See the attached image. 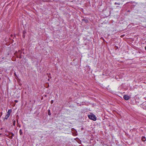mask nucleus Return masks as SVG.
Masks as SVG:
<instances>
[{"mask_svg": "<svg viewBox=\"0 0 146 146\" xmlns=\"http://www.w3.org/2000/svg\"><path fill=\"white\" fill-rule=\"evenodd\" d=\"M88 117L90 119L95 121L96 120V116L94 114L88 115Z\"/></svg>", "mask_w": 146, "mask_h": 146, "instance_id": "nucleus-1", "label": "nucleus"}, {"mask_svg": "<svg viewBox=\"0 0 146 146\" xmlns=\"http://www.w3.org/2000/svg\"><path fill=\"white\" fill-rule=\"evenodd\" d=\"M11 110H9L7 112V114L6 115L5 118L3 119V120L4 121H5V119H7L9 117L10 114V112H11Z\"/></svg>", "mask_w": 146, "mask_h": 146, "instance_id": "nucleus-2", "label": "nucleus"}, {"mask_svg": "<svg viewBox=\"0 0 146 146\" xmlns=\"http://www.w3.org/2000/svg\"><path fill=\"white\" fill-rule=\"evenodd\" d=\"M123 98H124V99L125 100H129V98H130V97L128 96V95H125L123 96Z\"/></svg>", "mask_w": 146, "mask_h": 146, "instance_id": "nucleus-3", "label": "nucleus"}, {"mask_svg": "<svg viewBox=\"0 0 146 146\" xmlns=\"http://www.w3.org/2000/svg\"><path fill=\"white\" fill-rule=\"evenodd\" d=\"M141 140L143 141H146L145 137L144 136L142 137V139H141Z\"/></svg>", "mask_w": 146, "mask_h": 146, "instance_id": "nucleus-4", "label": "nucleus"}, {"mask_svg": "<svg viewBox=\"0 0 146 146\" xmlns=\"http://www.w3.org/2000/svg\"><path fill=\"white\" fill-rule=\"evenodd\" d=\"M48 115H51V113H50V110H48Z\"/></svg>", "mask_w": 146, "mask_h": 146, "instance_id": "nucleus-5", "label": "nucleus"}, {"mask_svg": "<svg viewBox=\"0 0 146 146\" xmlns=\"http://www.w3.org/2000/svg\"><path fill=\"white\" fill-rule=\"evenodd\" d=\"M19 132L20 134L21 135L23 134V132H22V131L21 129H20Z\"/></svg>", "mask_w": 146, "mask_h": 146, "instance_id": "nucleus-6", "label": "nucleus"}, {"mask_svg": "<svg viewBox=\"0 0 146 146\" xmlns=\"http://www.w3.org/2000/svg\"><path fill=\"white\" fill-rule=\"evenodd\" d=\"M7 137H9L10 138V139H12L13 138V136H9V135H7Z\"/></svg>", "mask_w": 146, "mask_h": 146, "instance_id": "nucleus-7", "label": "nucleus"}, {"mask_svg": "<svg viewBox=\"0 0 146 146\" xmlns=\"http://www.w3.org/2000/svg\"><path fill=\"white\" fill-rule=\"evenodd\" d=\"M15 122H16V121H15V120H13V125H14V126L15 125Z\"/></svg>", "mask_w": 146, "mask_h": 146, "instance_id": "nucleus-8", "label": "nucleus"}, {"mask_svg": "<svg viewBox=\"0 0 146 146\" xmlns=\"http://www.w3.org/2000/svg\"><path fill=\"white\" fill-rule=\"evenodd\" d=\"M83 20H83H84V21H85V22L86 23H88V20H85V19H83V20Z\"/></svg>", "mask_w": 146, "mask_h": 146, "instance_id": "nucleus-9", "label": "nucleus"}, {"mask_svg": "<svg viewBox=\"0 0 146 146\" xmlns=\"http://www.w3.org/2000/svg\"><path fill=\"white\" fill-rule=\"evenodd\" d=\"M10 134H11L12 135V136H14V134L12 132H10V133L9 134V135H10Z\"/></svg>", "mask_w": 146, "mask_h": 146, "instance_id": "nucleus-10", "label": "nucleus"}, {"mask_svg": "<svg viewBox=\"0 0 146 146\" xmlns=\"http://www.w3.org/2000/svg\"><path fill=\"white\" fill-rule=\"evenodd\" d=\"M47 75H48V76L49 78H51V77L50 75V74H49L48 73L47 74Z\"/></svg>", "mask_w": 146, "mask_h": 146, "instance_id": "nucleus-11", "label": "nucleus"}, {"mask_svg": "<svg viewBox=\"0 0 146 146\" xmlns=\"http://www.w3.org/2000/svg\"><path fill=\"white\" fill-rule=\"evenodd\" d=\"M114 4L115 5H120V3H117L116 2H115V3H114Z\"/></svg>", "mask_w": 146, "mask_h": 146, "instance_id": "nucleus-12", "label": "nucleus"}, {"mask_svg": "<svg viewBox=\"0 0 146 146\" xmlns=\"http://www.w3.org/2000/svg\"><path fill=\"white\" fill-rule=\"evenodd\" d=\"M26 33V32L25 31H23V34H25V33Z\"/></svg>", "mask_w": 146, "mask_h": 146, "instance_id": "nucleus-13", "label": "nucleus"}, {"mask_svg": "<svg viewBox=\"0 0 146 146\" xmlns=\"http://www.w3.org/2000/svg\"><path fill=\"white\" fill-rule=\"evenodd\" d=\"M53 100H51L50 102V103L51 104H53Z\"/></svg>", "mask_w": 146, "mask_h": 146, "instance_id": "nucleus-14", "label": "nucleus"}, {"mask_svg": "<svg viewBox=\"0 0 146 146\" xmlns=\"http://www.w3.org/2000/svg\"><path fill=\"white\" fill-rule=\"evenodd\" d=\"M25 34H23V38H24L25 37Z\"/></svg>", "mask_w": 146, "mask_h": 146, "instance_id": "nucleus-15", "label": "nucleus"}, {"mask_svg": "<svg viewBox=\"0 0 146 146\" xmlns=\"http://www.w3.org/2000/svg\"><path fill=\"white\" fill-rule=\"evenodd\" d=\"M15 102L17 103V102H18V100H15Z\"/></svg>", "mask_w": 146, "mask_h": 146, "instance_id": "nucleus-16", "label": "nucleus"}, {"mask_svg": "<svg viewBox=\"0 0 146 146\" xmlns=\"http://www.w3.org/2000/svg\"><path fill=\"white\" fill-rule=\"evenodd\" d=\"M19 85L20 86H21V85L22 84L21 83H19Z\"/></svg>", "mask_w": 146, "mask_h": 146, "instance_id": "nucleus-17", "label": "nucleus"}, {"mask_svg": "<svg viewBox=\"0 0 146 146\" xmlns=\"http://www.w3.org/2000/svg\"><path fill=\"white\" fill-rule=\"evenodd\" d=\"M14 75H15L16 76V73H15L14 74Z\"/></svg>", "mask_w": 146, "mask_h": 146, "instance_id": "nucleus-18", "label": "nucleus"}, {"mask_svg": "<svg viewBox=\"0 0 146 146\" xmlns=\"http://www.w3.org/2000/svg\"><path fill=\"white\" fill-rule=\"evenodd\" d=\"M1 114H0V115L1 116L2 115V112H1Z\"/></svg>", "mask_w": 146, "mask_h": 146, "instance_id": "nucleus-19", "label": "nucleus"}, {"mask_svg": "<svg viewBox=\"0 0 146 146\" xmlns=\"http://www.w3.org/2000/svg\"><path fill=\"white\" fill-rule=\"evenodd\" d=\"M17 122L18 123V120H17Z\"/></svg>", "mask_w": 146, "mask_h": 146, "instance_id": "nucleus-20", "label": "nucleus"}, {"mask_svg": "<svg viewBox=\"0 0 146 146\" xmlns=\"http://www.w3.org/2000/svg\"><path fill=\"white\" fill-rule=\"evenodd\" d=\"M145 49L146 50V46L145 47Z\"/></svg>", "mask_w": 146, "mask_h": 146, "instance_id": "nucleus-21", "label": "nucleus"}, {"mask_svg": "<svg viewBox=\"0 0 146 146\" xmlns=\"http://www.w3.org/2000/svg\"><path fill=\"white\" fill-rule=\"evenodd\" d=\"M3 129V128H2L1 129V130H2Z\"/></svg>", "mask_w": 146, "mask_h": 146, "instance_id": "nucleus-22", "label": "nucleus"}, {"mask_svg": "<svg viewBox=\"0 0 146 146\" xmlns=\"http://www.w3.org/2000/svg\"><path fill=\"white\" fill-rule=\"evenodd\" d=\"M50 80V79H48V80L49 81V80Z\"/></svg>", "mask_w": 146, "mask_h": 146, "instance_id": "nucleus-23", "label": "nucleus"}, {"mask_svg": "<svg viewBox=\"0 0 146 146\" xmlns=\"http://www.w3.org/2000/svg\"><path fill=\"white\" fill-rule=\"evenodd\" d=\"M1 115H0V117H1Z\"/></svg>", "mask_w": 146, "mask_h": 146, "instance_id": "nucleus-24", "label": "nucleus"}]
</instances>
